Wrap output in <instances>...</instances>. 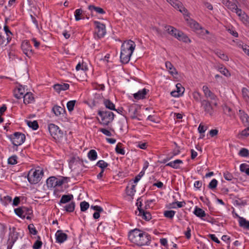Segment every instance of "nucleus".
I'll use <instances>...</instances> for the list:
<instances>
[{
    "mask_svg": "<svg viewBox=\"0 0 249 249\" xmlns=\"http://www.w3.org/2000/svg\"><path fill=\"white\" fill-rule=\"evenodd\" d=\"M128 238L131 242L140 246L146 245L150 241V236L147 233L137 229L129 232Z\"/></svg>",
    "mask_w": 249,
    "mask_h": 249,
    "instance_id": "nucleus-1",
    "label": "nucleus"
},
{
    "mask_svg": "<svg viewBox=\"0 0 249 249\" xmlns=\"http://www.w3.org/2000/svg\"><path fill=\"white\" fill-rule=\"evenodd\" d=\"M135 43L131 40L125 41L122 45L120 59L122 63L127 64L135 49Z\"/></svg>",
    "mask_w": 249,
    "mask_h": 249,
    "instance_id": "nucleus-2",
    "label": "nucleus"
},
{
    "mask_svg": "<svg viewBox=\"0 0 249 249\" xmlns=\"http://www.w3.org/2000/svg\"><path fill=\"white\" fill-rule=\"evenodd\" d=\"M43 174V169L40 167H37L36 168L32 169L29 172L28 174V180L31 184H37L41 180Z\"/></svg>",
    "mask_w": 249,
    "mask_h": 249,
    "instance_id": "nucleus-3",
    "label": "nucleus"
},
{
    "mask_svg": "<svg viewBox=\"0 0 249 249\" xmlns=\"http://www.w3.org/2000/svg\"><path fill=\"white\" fill-rule=\"evenodd\" d=\"M166 31L171 35L174 36L178 40L185 43L191 42V40L187 35L181 31H178L172 26H167L165 27Z\"/></svg>",
    "mask_w": 249,
    "mask_h": 249,
    "instance_id": "nucleus-4",
    "label": "nucleus"
},
{
    "mask_svg": "<svg viewBox=\"0 0 249 249\" xmlns=\"http://www.w3.org/2000/svg\"><path fill=\"white\" fill-rule=\"evenodd\" d=\"M98 115L100 119H98L99 123L104 125L107 126L114 120V114L113 112L109 111L99 110Z\"/></svg>",
    "mask_w": 249,
    "mask_h": 249,
    "instance_id": "nucleus-5",
    "label": "nucleus"
},
{
    "mask_svg": "<svg viewBox=\"0 0 249 249\" xmlns=\"http://www.w3.org/2000/svg\"><path fill=\"white\" fill-rule=\"evenodd\" d=\"M48 129L52 137L55 140H60L63 136V132L57 125L51 124L49 125Z\"/></svg>",
    "mask_w": 249,
    "mask_h": 249,
    "instance_id": "nucleus-6",
    "label": "nucleus"
},
{
    "mask_svg": "<svg viewBox=\"0 0 249 249\" xmlns=\"http://www.w3.org/2000/svg\"><path fill=\"white\" fill-rule=\"evenodd\" d=\"M16 214L22 218H26L27 219L31 218L30 215L33 213L32 210L28 207H22L15 209Z\"/></svg>",
    "mask_w": 249,
    "mask_h": 249,
    "instance_id": "nucleus-7",
    "label": "nucleus"
},
{
    "mask_svg": "<svg viewBox=\"0 0 249 249\" xmlns=\"http://www.w3.org/2000/svg\"><path fill=\"white\" fill-rule=\"evenodd\" d=\"M12 143L15 146H19L22 144L25 140V136L24 134L20 132H15L10 137Z\"/></svg>",
    "mask_w": 249,
    "mask_h": 249,
    "instance_id": "nucleus-8",
    "label": "nucleus"
},
{
    "mask_svg": "<svg viewBox=\"0 0 249 249\" xmlns=\"http://www.w3.org/2000/svg\"><path fill=\"white\" fill-rule=\"evenodd\" d=\"M185 20L187 21L188 25L192 28L194 31L199 33L201 29H202L201 26L198 23L194 20L192 19L189 18V13H186L184 15Z\"/></svg>",
    "mask_w": 249,
    "mask_h": 249,
    "instance_id": "nucleus-9",
    "label": "nucleus"
},
{
    "mask_svg": "<svg viewBox=\"0 0 249 249\" xmlns=\"http://www.w3.org/2000/svg\"><path fill=\"white\" fill-rule=\"evenodd\" d=\"M94 24L95 27V32L98 37H103L106 34L105 25L98 21H94Z\"/></svg>",
    "mask_w": 249,
    "mask_h": 249,
    "instance_id": "nucleus-10",
    "label": "nucleus"
},
{
    "mask_svg": "<svg viewBox=\"0 0 249 249\" xmlns=\"http://www.w3.org/2000/svg\"><path fill=\"white\" fill-rule=\"evenodd\" d=\"M175 8L178 10L183 15L188 13V10L182 6V3L178 0H166Z\"/></svg>",
    "mask_w": 249,
    "mask_h": 249,
    "instance_id": "nucleus-11",
    "label": "nucleus"
},
{
    "mask_svg": "<svg viewBox=\"0 0 249 249\" xmlns=\"http://www.w3.org/2000/svg\"><path fill=\"white\" fill-rule=\"evenodd\" d=\"M21 49L24 53L28 57H31L33 55V51L32 46L27 41H24L21 44Z\"/></svg>",
    "mask_w": 249,
    "mask_h": 249,
    "instance_id": "nucleus-12",
    "label": "nucleus"
},
{
    "mask_svg": "<svg viewBox=\"0 0 249 249\" xmlns=\"http://www.w3.org/2000/svg\"><path fill=\"white\" fill-rule=\"evenodd\" d=\"M138 205V203H137ZM138 209L139 210L138 216L142 217V219L146 221H149L152 218V216L150 213L147 210H144L141 208V205H138Z\"/></svg>",
    "mask_w": 249,
    "mask_h": 249,
    "instance_id": "nucleus-13",
    "label": "nucleus"
},
{
    "mask_svg": "<svg viewBox=\"0 0 249 249\" xmlns=\"http://www.w3.org/2000/svg\"><path fill=\"white\" fill-rule=\"evenodd\" d=\"M201 107L204 111L210 115L213 113V109L211 103L207 100H203L201 102Z\"/></svg>",
    "mask_w": 249,
    "mask_h": 249,
    "instance_id": "nucleus-14",
    "label": "nucleus"
},
{
    "mask_svg": "<svg viewBox=\"0 0 249 249\" xmlns=\"http://www.w3.org/2000/svg\"><path fill=\"white\" fill-rule=\"evenodd\" d=\"M176 88L175 90L171 92V95L174 97H178L183 94L185 89L180 83L177 84Z\"/></svg>",
    "mask_w": 249,
    "mask_h": 249,
    "instance_id": "nucleus-15",
    "label": "nucleus"
},
{
    "mask_svg": "<svg viewBox=\"0 0 249 249\" xmlns=\"http://www.w3.org/2000/svg\"><path fill=\"white\" fill-rule=\"evenodd\" d=\"M56 242L61 244L67 239V235L61 230H58L55 234Z\"/></svg>",
    "mask_w": 249,
    "mask_h": 249,
    "instance_id": "nucleus-16",
    "label": "nucleus"
},
{
    "mask_svg": "<svg viewBox=\"0 0 249 249\" xmlns=\"http://www.w3.org/2000/svg\"><path fill=\"white\" fill-rule=\"evenodd\" d=\"M26 91H27L25 89V87L20 85L18 89L15 90V97L17 99L22 98Z\"/></svg>",
    "mask_w": 249,
    "mask_h": 249,
    "instance_id": "nucleus-17",
    "label": "nucleus"
},
{
    "mask_svg": "<svg viewBox=\"0 0 249 249\" xmlns=\"http://www.w3.org/2000/svg\"><path fill=\"white\" fill-rule=\"evenodd\" d=\"M240 118L244 126L249 125V116L243 110H239Z\"/></svg>",
    "mask_w": 249,
    "mask_h": 249,
    "instance_id": "nucleus-18",
    "label": "nucleus"
},
{
    "mask_svg": "<svg viewBox=\"0 0 249 249\" xmlns=\"http://www.w3.org/2000/svg\"><path fill=\"white\" fill-rule=\"evenodd\" d=\"M137 107L136 105H131L128 107V114L132 119H136L137 117Z\"/></svg>",
    "mask_w": 249,
    "mask_h": 249,
    "instance_id": "nucleus-19",
    "label": "nucleus"
},
{
    "mask_svg": "<svg viewBox=\"0 0 249 249\" xmlns=\"http://www.w3.org/2000/svg\"><path fill=\"white\" fill-rule=\"evenodd\" d=\"M4 30L6 35L7 38H6V40L4 39L3 38V40L4 41V43L5 44L0 45V46L2 47L5 46L7 45V44H8V43L11 40V36L12 35L11 32L9 30V28L7 25H5L4 26Z\"/></svg>",
    "mask_w": 249,
    "mask_h": 249,
    "instance_id": "nucleus-20",
    "label": "nucleus"
},
{
    "mask_svg": "<svg viewBox=\"0 0 249 249\" xmlns=\"http://www.w3.org/2000/svg\"><path fill=\"white\" fill-rule=\"evenodd\" d=\"M202 90L206 98H209L211 100H215L216 98L215 95L209 89L207 86H203L202 87Z\"/></svg>",
    "mask_w": 249,
    "mask_h": 249,
    "instance_id": "nucleus-21",
    "label": "nucleus"
},
{
    "mask_svg": "<svg viewBox=\"0 0 249 249\" xmlns=\"http://www.w3.org/2000/svg\"><path fill=\"white\" fill-rule=\"evenodd\" d=\"M22 98L25 104H31L34 101L33 94L31 92L26 91Z\"/></svg>",
    "mask_w": 249,
    "mask_h": 249,
    "instance_id": "nucleus-22",
    "label": "nucleus"
},
{
    "mask_svg": "<svg viewBox=\"0 0 249 249\" xmlns=\"http://www.w3.org/2000/svg\"><path fill=\"white\" fill-rule=\"evenodd\" d=\"M166 68L169 72L170 74L175 76V75H178V72L176 69V68L173 66V65L171 64L169 61H167L165 63Z\"/></svg>",
    "mask_w": 249,
    "mask_h": 249,
    "instance_id": "nucleus-23",
    "label": "nucleus"
},
{
    "mask_svg": "<svg viewBox=\"0 0 249 249\" xmlns=\"http://www.w3.org/2000/svg\"><path fill=\"white\" fill-rule=\"evenodd\" d=\"M52 111L56 116H60L61 115H63L65 112V110L64 107L57 105H55L53 107Z\"/></svg>",
    "mask_w": 249,
    "mask_h": 249,
    "instance_id": "nucleus-24",
    "label": "nucleus"
},
{
    "mask_svg": "<svg viewBox=\"0 0 249 249\" xmlns=\"http://www.w3.org/2000/svg\"><path fill=\"white\" fill-rule=\"evenodd\" d=\"M88 9L91 13L95 12L99 14H104L106 13L103 8L100 7L95 6L93 5H89L88 6Z\"/></svg>",
    "mask_w": 249,
    "mask_h": 249,
    "instance_id": "nucleus-25",
    "label": "nucleus"
},
{
    "mask_svg": "<svg viewBox=\"0 0 249 249\" xmlns=\"http://www.w3.org/2000/svg\"><path fill=\"white\" fill-rule=\"evenodd\" d=\"M147 91L148 90H147L146 89H143L139 90L137 93L134 94L133 96L134 98L137 100L143 99L145 97V96L146 94Z\"/></svg>",
    "mask_w": 249,
    "mask_h": 249,
    "instance_id": "nucleus-26",
    "label": "nucleus"
},
{
    "mask_svg": "<svg viewBox=\"0 0 249 249\" xmlns=\"http://www.w3.org/2000/svg\"><path fill=\"white\" fill-rule=\"evenodd\" d=\"M69 88L68 84H55L53 86V89L57 92H59L61 90H66Z\"/></svg>",
    "mask_w": 249,
    "mask_h": 249,
    "instance_id": "nucleus-27",
    "label": "nucleus"
},
{
    "mask_svg": "<svg viewBox=\"0 0 249 249\" xmlns=\"http://www.w3.org/2000/svg\"><path fill=\"white\" fill-rule=\"evenodd\" d=\"M57 182V178L54 177H51L48 178L46 181V184L48 188H52L55 187V183Z\"/></svg>",
    "mask_w": 249,
    "mask_h": 249,
    "instance_id": "nucleus-28",
    "label": "nucleus"
},
{
    "mask_svg": "<svg viewBox=\"0 0 249 249\" xmlns=\"http://www.w3.org/2000/svg\"><path fill=\"white\" fill-rule=\"evenodd\" d=\"M214 53L221 59L225 61H229V57L224 53L219 50H215L214 51Z\"/></svg>",
    "mask_w": 249,
    "mask_h": 249,
    "instance_id": "nucleus-29",
    "label": "nucleus"
},
{
    "mask_svg": "<svg viewBox=\"0 0 249 249\" xmlns=\"http://www.w3.org/2000/svg\"><path fill=\"white\" fill-rule=\"evenodd\" d=\"M183 163L182 161L180 160H176L173 161H171L166 164V166H170L174 169H179V164Z\"/></svg>",
    "mask_w": 249,
    "mask_h": 249,
    "instance_id": "nucleus-30",
    "label": "nucleus"
},
{
    "mask_svg": "<svg viewBox=\"0 0 249 249\" xmlns=\"http://www.w3.org/2000/svg\"><path fill=\"white\" fill-rule=\"evenodd\" d=\"M135 186L136 184H131L130 186L129 185L127 186L126 188V193L128 196H132L134 195L136 192Z\"/></svg>",
    "mask_w": 249,
    "mask_h": 249,
    "instance_id": "nucleus-31",
    "label": "nucleus"
},
{
    "mask_svg": "<svg viewBox=\"0 0 249 249\" xmlns=\"http://www.w3.org/2000/svg\"><path fill=\"white\" fill-rule=\"evenodd\" d=\"M194 213L197 217L203 218L206 216V213L204 210L201 208L196 207L194 211Z\"/></svg>",
    "mask_w": 249,
    "mask_h": 249,
    "instance_id": "nucleus-32",
    "label": "nucleus"
},
{
    "mask_svg": "<svg viewBox=\"0 0 249 249\" xmlns=\"http://www.w3.org/2000/svg\"><path fill=\"white\" fill-rule=\"evenodd\" d=\"M239 218V223L240 227L246 228V229H249V221H247L245 218L238 216Z\"/></svg>",
    "mask_w": 249,
    "mask_h": 249,
    "instance_id": "nucleus-33",
    "label": "nucleus"
},
{
    "mask_svg": "<svg viewBox=\"0 0 249 249\" xmlns=\"http://www.w3.org/2000/svg\"><path fill=\"white\" fill-rule=\"evenodd\" d=\"M222 3L231 11H234V9L236 8V5L229 0H223Z\"/></svg>",
    "mask_w": 249,
    "mask_h": 249,
    "instance_id": "nucleus-34",
    "label": "nucleus"
},
{
    "mask_svg": "<svg viewBox=\"0 0 249 249\" xmlns=\"http://www.w3.org/2000/svg\"><path fill=\"white\" fill-rule=\"evenodd\" d=\"M73 198V196L72 195H63L61 197V198L60 200V203H66L71 200Z\"/></svg>",
    "mask_w": 249,
    "mask_h": 249,
    "instance_id": "nucleus-35",
    "label": "nucleus"
},
{
    "mask_svg": "<svg viewBox=\"0 0 249 249\" xmlns=\"http://www.w3.org/2000/svg\"><path fill=\"white\" fill-rule=\"evenodd\" d=\"M246 126V128L242 130L238 134V137L239 138H243L249 136V125H247Z\"/></svg>",
    "mask_w": 249,
    "mask_h": 249,
    "instance_id": "nucleus-36",
    "label": "nucleus"
},
{
    "mask_svg": "<svg viewBox=\"0 0 249 249\" xmlns=\"http://www.w3.org/2000/svg\"><path fill=\"white\" fill-rule=\"evenodd\" d=\"M88 157L90 160H95L97 159V153L95 150H90L88 154Z\"/></svg>",
    "mask_w": 249,
    "mask_h": 249,
    "instance_id": "nucleus-37",
    "label": "nucleus"
},
{
    "mask_svg": "<svg viewBox=\"0 0 249 249\" xmlns=\"http://www.w3.org/2000/svg\"><path fill=\"white\" fill-rule=\"evenodd\" d=\"M104 104L106 107V108H108L110 110H115L114 104L110 100L107 99L104 100Z\"/></svg>",
    "mask_w": 249,
    "mask_h": 249,
    "instance_id": "nucleus-38",
    "label": "nucleus"
},
{
    "mask_svg": "<svg viewBox=\"0 0 249 249\" xmlns=\"http://www.w3.org/2000/svg\"><path fill=\"white\" fill-rule=\"evenodd\" d=\"M217 70L226 77H229L231 75L230 72L225 67L219 66L217 67Z\"/></svg>",
    "mask_w": 249,
    "mask_h": 249,
    "instance_id": "nucleus-39",
    "label": "nucleus"
},
{
    "mask_svg": "<svg viewBox=\"0 0 249 249\" xmlns=\"http://www.w3.org/2000/svg\"><path fill=\"white\" fill-rule=\"evenodd\" d=\"M240 170L242 172L245 173L249 176V165L246 163H242L240 165Z\"/></svg>",
    "mask_w": 249,
    "mask_h": 249,
    "instance_id": "nucleus-40",
    "label": "nucleus"
},
{
    "mask_svg": "<svg viewBox=\"0 0 249 249\" xmlns=\"http://www.w3.org/2000/svg\"><path fill=\"white\" fill-rule=\"evenodd\" d=\"M83 15V10L81 9H76L74 12V17L75 20L78 21L82 19V16Z\"/></svg>",
    "mask_w": 249,
    "mask_h": 249,
    "instance_id": "nucleus-41",
    "label": "nucleus"
},
{
    "mask_svg": "<svg viewBox=\"0 0 249 249\" xmlns=\"http://www.w3.org/2000/svg\"><path fill=\"white\" fill-rule=\"evenodd\" d=\"M240 19L246 26L249 27V17L246 13L243 14Z\"/></svg>",
    "mask_w": 249,
    "mask_h": 249,
    "instance_id": "nucleus-42",
    "label": "nucleus"
},
{
    "mask_svg": "<svg viewBox=\"0 0 249 249\" xmlns=\"http://www.w3.org/2000/svg\"><path fill=\"white\" fill-rule=\"evenodd\" d=\"M116 152L118 154L124 155L125 154V151L122 147V144L121 143H118L115 148Z\"/></svg>",
    "mask_w": 249,
    "mask_h": 249,
    "instance_id": "nucleus-43",
    "label": "nucleus"
},
{
    "mask_svg": "<svg viewBox=\"0 0 249 249\" xmlns=\"http://www.w3.org/2000/svg\"><path fill=\"white\" fill-rule=\"evenodd\" d=\"M192 96L194 98V99L197 102H199L200 101L201 102V94L197 90L194 91L192 92Z\"/></svg>",
    "mask_w": 249,
    "mask_h": 249,
    "instance_id": "nucleus-44",
    "label": "nucleus"
},
{
    "mask_svg": "<svg viewBox=\"0 0 249 249\" xmlns=\"http://www.w3.org/2000/svg\"><path fill=\"white\" fill-rule=\"evenodd\" d=\"M65 210L68 212H72L74 211L75 208V203L71 202L69 204L66 205L65 207Z\"/></svg>",
    "mask_w": 249,
    "mask_h": 249,
    "instance_id": "nucleus-45",
    "label": "nucleus"
},
{
    "mask_svg": "<svg viewBox=\"0 0 249 249\" xmlns=\"http://www.w3.org/2000/svg\"><path fill=\"white\" fill-rule=\"evenodd\" d=\"M27 124L29 127L33 128L34 130H36L38 127V123L36 121H34L33 122L28 121L27 122Z\"/></svg>",
    "mask_w": 249,
    "mask_h": 249,
    "instance_id": "nucleus-46",
    "label": "nucleus"
},
{
    "mask_svg": "<svg viewBox=\"0 0 249 249\" xmlns=\"http://www.w3.org/2000/svg\"><path fill=\"white\" fill-rule=\"evenodd\" d=\"M75 69L77 71H78L79 70H82L84 71H86L88 70L87 65H84L83 63L81 64L80 63H79L76 65Z\"/></svg>",
    "mask_w": 249,
    "mask_h": 249,
    "instance_id": "nucleus-47",
    "label": "nucleus"
},
{
    "mask_svg": "<svg viewBox=\"0 0 249 249\" xmlns=\"http://www.w3.org/2000/svg\"><path fill=\"white\" fill-rule=\"evenodd\" d=\"M108 163L103 160H99L96 163V165L97 166L99 167L102 169V170L103 169L104 170V169L108 166Z\"/></svg>",
    "mask_w": 249,
    "mask_h": 249,
    "instance_id": "nucleus-48",
    "label": "nucleus"
},
{
    "mask_svg": "<svg viewBox=\"0 0 249 249\" xmlns=\"http://www.w3.org/2000/svg\"><path fill=\"white\" fill-rule=\"evenodd\" d=\"M80 205L81 211L82 212L86 211L89 207V203L85 201L81 202Z\"/></svg>",
    "mask_w": 249,
    "mask_h": 249,
    "instance_id": "nucleus-49",
    "label": "nucleus"
},
{
    "mask_svg": "<svg viewBox=\"0 0 249 249\" xmlns=\"http://www.w3.org/2000/svg\"><path fill=\"white\" fill-rule=\"evenodd\" d=\"M185 205V203L184 201L179 202L177 201L176 202L173 203L172 204L171 207L172 208H181L184 206Z\"/></svg>",
    "mask_w": 249,
    "mask_h": 249,
    "instance_id": "nucleus-50",
    "label": "nucleus"
},
{
    "mask_svg": "<svg viewBox=\"0 0 249 249\" xmlns=\"http://www.w3.org/2000/svg\"><path fill=\"white\" fill-rule=\"evenodd\" d=\"M75 103L76 101L75 100L70 101L67 103V107L69 111H71L73 110Z\"/></svg>",
    "mask_w": 249,
    "mask_h": 249,
    "instance_id": "nucleus-51",
    "label": "nucleus"
},
{
    "mask_svg": "<svg viewBox=\"0 0 249 249\" xmlns=\"http://www.w3.org/2000/svg\"><path fill=\"white\" fill-rule=\"evenodd\" d=\"M175 214V212L172 210L165 211L164 212L165 217L169 218H172Z\"/></svg>",
    "mask_w": 249,
    "mask_h": 249,
    "instance_id": "nucleus-52",
    "label": "nucleus"
},
{
    "mask_svg": "<svg viewBox=\"0 0 249 249\" xmlns=\"http://www.w3.org/2000/svg\"><path fill=\"white\" fill-rule=\"evenodd\" d=\"M239 155L241 157H247L249 155V151L246 148H242L240 150Z\"/></svg>",
    "mask_w": 249,
    "mask_h": 249,
    "instance_id": "nucleus-53",
    "label": "nucleus"
},
{
    "mask_svg": "<svg viewBox=\"0 0 249 249\" xmlns=\"http://www.w3.org/2000/svg\"><path fill=\"white\" fill-rule=\"evenodd\" d=\"M2 203L5 206H7L9 203L12 202V197L10 196H4L1 199Z\"/></svg>",
    "mask_w": 249,
    "mask_h": 249,
    "instance_id": "nucleus-54",
    "label": "nucleus"
},
{
    "mask_svg": "<svg viewBox=\"0 0 249 249\" xmlns=\"http://www.w3.org/2000/svg\"><path fill=\"white\" fill-rule=\"evenodd\" d=\"M9 164L14 165L17 163V157L16 156H12L8 160Z\"/></svg>",
    "mask_w": 249,
    "mask_h": 249,
    "instance_id": "nucleus-55",
    "label": "nucleus"
},
{
    "mask_svg": "<svg viewBox=\"0 0 249 249\" xmlns=\"http://www.w3.org/2000/svg\"><path fill=\"white\" fill-rule=\"evenodd\" d=\"M217 185V181L215 179H213L209 183L208 187L209 188L211 189H215Z\"/></svg>",
    "mask_w": 249,
    "mask_h": 249,
    "instance_id": "nucleus-56",
    "label": "nucleus"
},
{
    "mask_svg": "<svg viewBox=\"0 0 249 249\" xmlns=\"http://www.w3.org/2000/svg\"><path fill=\"white\" fill-rule=\"evenodd\" d=\"M28 229L30 233L33 235H36L37 233V231L36 230L34 225L33 224H30L28 226Z\"/></svg>",
    "mask_w": 249,
    "mask_h": 249,
    "instance_id": "nucleus-57",
    "label": "nucleus"
},
{
    "mask_svg": "<svg viewBox=\"0 0 249 249\" xmlns=\"http://www.w3.org/2000/svg\"><path fill=\"white\" fill-rule=\"evenodd\" d=\"M242 94L245 100H249V91L247 89L243 88L242 89Z\"/></svg>",
    "mask_w": 249,
    "mask_h": 249,
    "instance_id": "nucleus-58",
    "label": "nucleus"
},
{
    "mask_svg": "<svg viewBox=\"0 0 249 249\" xmlns=\"http://www.w3.org/2000/svg\"><path fill=\"white\" fill-rule=\"evenodd\" d=\"M223 110L224 113L227 115L231 116L232 115L231 109L227 106H224L223 107Z\"/></svg>",
    "mask_w": 249,
    "mask_h": 249,
    "instance_id": "nucleus-59",
    "label": "nucleus"
},
{
    "mask_svg": "<svg viewBox=\"0 0 249 249\" xmlns=\"http://www.w3.org/2000/svg\"><path fill=\"white\" fill-rule=\"evenodd\" d=\"M144 172L142 171L138 175H137L134 178V183L136 184L141 179V178L143 176Z\"/></svg>",
    "mask_w": 249,
    "mask_h": 249,
    "instance_id": "nucleus-60",
    "label": "nucleus"
},
{
    "mask_svg": "<svg viewBox=\"0 0 249 249\" xmlns=\"http://www.w3.org/2000/svg\"><path fill=\"white\" fill-rule=\"evenodd\" d=\"M224 177L225 179L229 181L231 180L233 178L232 175L228 172L224 173Z\"/></svg>",
    "mask_w": 249,
    "mask_h": 249,
    "instance_id": "nucleus-61",
    "label": "nucleus"
},
{
    "mask_svg": "<svg viewBox=\"0 0 249 249\" xmlns=\"http://www.w3.org/2000/svg\"><path fill=\"white\" fill-rule=\"evenodd\" d=\"M233 12L236 13L239 18L243 15V14L245 13L244 12L242 11L241 9H238L237 5H236V8L234 9V11Z\"/></svg>",
    "mask_w": 249,
    "mask_h": 249,
    "instance_id": "nucleus-62",
    "label": "nucleus"
},
{
    "mask_svg": "<svg viewBox=\"0 0 249 249\" xmlns=\"http://www.w3.org/2000/svg\"><path fill=\"white\" fill-rule=\"evenodd\" d=\"M99 131L107 136H111L112 135L111 132L105 128H100Z\"/></svg>",
    "mask_w": 249,
    "mask_h": 249,
    "instance_id": "nucleus-63",
    "label": "nucleus"
},
{
    "mask_svg": "<svg viewBox=\"0 0 249 249\" xmlns=\"http://www.w3.org/2000/svg\"><path fill=\"white\" fill-rule=\"evenodd\" d=\"M42 243L40 241L37 240L34 244L33 248L34 249H39L41 248Z\"/></svg>",
    "mask_w": 249,
    "mask_h": 249,
    "instance_id": "nucleus-64",
    "label": "nucleus"
}]
</instances>
